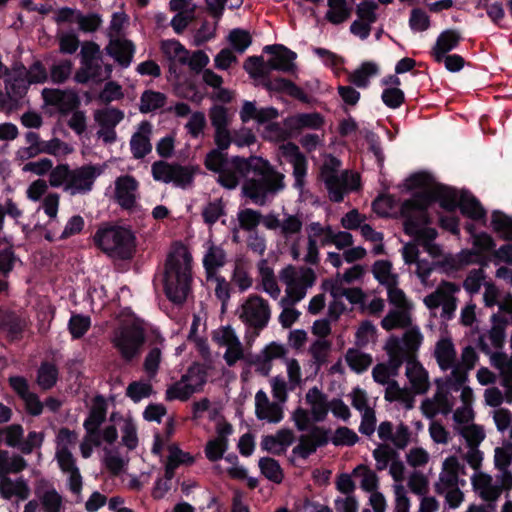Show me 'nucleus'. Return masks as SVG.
<instances>
[{"instance_id":"obj_1","label":"nucleus","mask_w":512,"mask_h":512,"mask_svg":"<svg viewBox=\"0 0 512 512\" xmlns=\"http://www.w3.org/2000/svg\"><path fill=\"white\" fill-rule=\"evenodd\" d=\"M191 260V255L187 252L184 253L183 259L170 253L165 260L163 290L167 299L176 305H182L191 291Z\"/></svg>"},{"instance_id":"obj_2","label":"nucleus","mask_w":512,"mask_h":512,"mask_svg":"<svg viewBox=\"0 0 512 512\" xmlns=\"http://www.w3.org/2000/svg\"><path fill=\"white\" fill-rule=\"evenodd\" d=\"M251 172L255 177L245 180L242 191L256 204L263 205L269 194H276L285 187L284 174L275 170L270 162H255Z\"/></svg>"},{"instance_id":"obj_3","label":"nucleus","mask_w":512,"mask_h":512,"mask_svg":"<svg viewBox=\"0 0 512 512\" xmlns=\"http://www.w3.org/2000/svg\"><path fill=\"white\" fill-rule=\"evenodd\" d=\"M95 246L111 257L129 260L136 250V237L131 229L107 225L98 228L93 236Z\"/></svg>"},{"instance_id":"obj_4","label":"nucleus","mask_w":512,"mask_h":512,"mask_svg":"<svg viewBox=\"0 0 512 512\" xmlns=\"http://www.w3.org/2000/svg\"><path fill=\"white\" fill-rule=\"evenodd\" d=\"M342 162H323L320 169V179L324 182L329 198L335 203L344 200L345 193L361 188L360 175L344 170L339 174Z\"/></svg>"},{"instance_id":"obj_5","label":"nucleus","mask_w":512,"mask_h":512,"mask_svg":"<svg viewBox=\"0 0 512 512\" xmlns=\"http://www.w3.org/2000/svg\"><path fill=\"white\" fill-rule=\"evenodd\" d=\"M324 117L318 112L298 113L284 119L283 126L277 122H271L267 130L277 140H288L297 137L303 129L319 130L323 127Z\"/></svg>"},{"instance_id":"obj_6","label":"nucleus","mask_w":512,"mask_h":512,"mask_svg":"<svg viewBox=\"0 0 512 512\" xmlns=\"http://www.w3.org/2000/svg\"><path fill=\"white\" fill-rule=\"evenodd\" d=\"M198 170V167L182 166L180 162H153L152 165V175L156 181L173 183L181 188L192 184Z\"/></svg>"},{"instance_id":"obj_7","label":"nucleus","mask_w":512,"mask_h":512,"mask_svg":"<svg viewBox=\"0 0 512 512\" xmlns=\"http://www.w3.org/2000/svg\"><path fill=\"white\" fill-rule=\"evenodd\" d=\"M271 317V310L267 300L259 295H251L242 305L240 319L248 327L254 330V336L267 327Z\"/></svg>"},{"instance_id":"obj_8","label":"nucleus","mask_w":512,"mask_h":512,"mask_svg":"<svg viewBox=\"0 0 512 512\" xmlns=\"http://www.w3.org/2000/svg\"><path fill=\"white\" fill-rule=\"evenodd\" d=\"M146 342L143 328L131 326L123 329L113 340V345L125 363H131L137 358Z\"/></svg>"},{"instance_id":"obj_9","label":"nucleus","mask_w":512,"mask_h":512,"mask_svg":"<svg viewBox=\"0 0 512 512\" xmlns=\"http://www.w3.org/2000/svg\"><path fill=\"white\" fill-rule=\"evenodd\" d=\"M208 170L218 174L217 182L226 189H235L251 172L253 162H204Z\"/></svg>"},{"instance_id":"obj_10","label":"nucleus","mask_w":512,"mask_h":512,"mask_svg":"<svg viewBox=\"0 0 512 512\" xmlns=\"http://www.w3.org/2000/svg\"><path fill=\"white\" fill-rule=\"evenodd\" d=\"M102 172V166L91 164L71 170L67 187L64 188L66 191H70L72 195L87 194L93 189L95 180Z\"/></svg>"},{"instance_id":"obj_11","label":"nucleus","mask_w":512,"mask_h":512,"mask_svg":"<svg viewBox=\"0 0 512 512\" xmlns=\"http://www.w3.org/2000/svg\"><path fill=\"white\" fill-rule=\"evenodd\" d=\"M430 205V196L427 194H415L412 198L405 200L401 206V215L405 218L403 230L406 235L417 236L420 231L418 219L415 212L426 211Z\"/></svg>"},{"instance_id":"obj_12","label":"nucleus","mask_w":512,"mask_h":512,"mask_svg":"<svg viewBox=\"0 0 512 512\" xmlns=\"http://www.w3.org/2000/svg\"><path fill=\"white\" fill-rule=\"evenodd\" d=\"M263 52L271 55L266 61V67L269 74L272 71H281L284 73H295L296 65L294 63L297 54L282 44L266 45Z\"/></svg>"},{"instance_id":"obj_13","label":"nucleus","mask_w":512,"mask_h":512,"mask_svg":"<svg viewBox=\"0 0 512 512\" xmlns=\"http://www.w3.org/2000/svg\"><path fill=\"white\" fill-rule=\"evenodd\" d=\"M28 323L27 318L18 311L0 308V331L5 334L9 343L23 339Z\"/></svg>"},{"instance_id":"obj_14","label":"nucleus","mask_w":512,"mask_h":512,"mask_svg":"<svg viewBox=\"0 0 512 512\" xmlns=\"http://www.w3.org/2000/svg\"><path fill=\"white\" fill-rule=\"evenodd\" d=\"M41 95L46 105L56 107L62 115H68L80 106V98L73 90L44 88Z\"/></svg>"},{"instance_id":"obj_15","label":"nucleus","mask_w":512,"mask_h":512,"mask_svg":"<svg viewBox=\"0 0 512 512\" xmlns=\"http://www.w3.org/2000/svg\"><path fill=\"white\" fill-rule=\"evenodd\" d=\"M137 180L130 175L120 176L115 181V198L120 207L132 211L136 206Z\"/></svg>"},{"instance_id":"obj_16","label":"nucleus","mask_w":512,"mask_h":512,"mask_svg":"<svg viewBox=\"0 0 512 512\" xmlns=\"http://www.w3.org/2000/svg\"><path fill=\"white\" fill-rule=\"evenodd\" d=\"M262 86L269 92L285 93L302 103H309L308 95L289 79L282 77L271 79L268 76L262 80Z\"/></svg>"},{"instance_id":"obj_17","label":"nucleus","mask_w":512,"mask_h":512,"mask_svg":"<svg viewBox=\"0 0 512 512\" xmlns=\"http://www.w3.org/2000/svg\"><path fill=\"white\" fill-rule=\"evenodd\" d=\"M105 51L121 67L127 68L132 62L135 46L131 40L111 38Z\"/></svg>"},{"instance_id":"obj_18","label":"nucleus","mask_w":512,"mask_h":512,"mask_svg":"<svg viewBox=\"0 0 512 512\" xmlns=\"http://www.w3.org/2000/svg\"><path fill=\"white\" fill-rule=\"evenodd\" d=\"M461 40L462 36L457 30L447 29L441 32L431 51L435 62L442 63L444 55L457 48Z\"/></svg>"},{"instance_id":"obj_19","label":"nucleus","mask_w":512,"mask_h":512,"mask_svg":"<svg viewBox=\"0 0 512 512\" xmlns=\"http://www.w3.org/2000/svg\"><path fill=\"white\" fill-rule=\"evenodd\" d=\"M459 210L463 216L486 225L487 211L481 202L470 192L464 191L461 193Z\"/></svg>"},{"instance_id":"obj_20","label":"nucleus","mask_w":512,"mask_h":512,"mask_svg":"<svg viewBox=\"0 0 512 512\" xmlns=\"http://www.w3.org/2000/svg\"><path fill=\"white\" fill-rule=\"evenodd\" d=\"M385 350L389 356V361L386 366L390 369L392 376L398 375V371L405 361L408 363V359L415 358L413 355H408L400 339L396 336L389 338L385 345Z\"/></svg>"},{"instance_id":"obj_21","label":"nucleus","mask_w":512,"mask_h":512,"mask_svg":"<svg viewBox=\"0 0 512 512\" xmlns=\"http://www.w3.org/2000/svg\"><path fill=\"white\" fill-rule=\"evenodd\" d=\"M406 376L409 379L412 388L417 394H425L429 389L428 372L422 364L416 359H408L406 366Z\"/></svg>"},{"instance_id":"obj_22","label":"nucleus","mask_w":512,"mask_h":512,"mask_svg":"<svg viewBox=\"0 0 512 512\" xmlns=\"http://www.w3.org/2000/svg\"><path fill=\"white\" fill-rule=\"evenodd\" d=\"M151 129V124L147 121H144L141 123L139 131L132 135L130 140V148L135 158H144L151 152L152 145L149 138Z\"/></svg>"},{"instance_id":"obj_23","label":"nucleus","mask_w":512,"mask_h":512,"mask_svg":"<svg viewBox=\"0 0 512 512\" xmlns=\"http://www.w3.org/2000/svg\"><path fill=\"white\" fill-rule=\"evenodd\" d=\"M59 380V369L53 362L42 361L37 369L36 383L43 391L51 390Z\"/></svg>"},{"instance_id":"obj_24","label":"nucleus","mask_w":512,"mask_h":512,"mask_svg":"<svg viewBox=\"0 0 512 512\" xmlns=\"http://www.w3.org/2000/svg\"><path fill=\"white\" fill-rule=\"evenodd\" d=\"M432 201L438 202L440 207L449 213H454L459 208L458 196L454 189L440 186L431 193H426Z\"/></svg>"},{"instance_id":"obj_25","label":"nucleus","mask_w":512,"mask_h":512,"mask_svg":"<svg viewBox=\"0 0 512 512\" xmlns=\"http://www.w3.org/2000/svg\"><path fill=\"white\" fill-rule=\"evenodd\" d=\"M435 358L442 370H448L454 365L456 350L450 338H442L436 343Z\"/></svg>"},{"instance_id":"obj_26","label":"nucleus","mask_w":512,"mask_h":512,"mask_svg":"<svg viewBox=\"0 0 512 512\" xmlns=\"http://www.w3.org/2000/svg\"><path fill=\"white\" fill-rule=\"evenodd\" d=\"M329 10L325 18L333 25H339L345 22L351 16V8L347 0H327Z\"/></svg>"},{"instance_id":"obj_27","label":"nucleus","mask_w":512,"mask_h":512,"mask_svg":"<svg viewBox=\"0 0 512 512\" xmlns=\"http://www.w3.org/2000/svg\"><path fill=\"white\" fill-rule=\"evenodd\" d=\"M491 227L500 238L512 241V216L501 210H494L491 214Z\"/></svg>"},{"instance_id":"obj_28","label":"nucleus","mask_w":512,"mask_h":512,"mask_svg":"<svg viewBox=\"0 0 512 512\" xmlns=\"http://www.w3.org/2000/svg\"><path fill=\"white\" fill-rule=\"evenodd\" d=\"M107 416V405L102 395L94 399V404L89 411L88 417L84 420L83 427L100 428Z\"/></svg>"},{"instance_id":"obj_29","label":"nucleus","mask_w":512,"mask_h":512,"mask_svg":"<svg viewBox=\"0 0 512 512\" xmlns=\"http://www.w3.org/2000/svg\"><path fill=\"white\" fill-rule=\"evenodd\" d=\"M166 101L167 97L164 93L154 90H145L140 97L139 110L141 113L147 114L163 108Z\"/></svg>"},{"instance_id":"obj_30","label":"nucleus","mask_w":512,"mask_h":512,"mask_svg":"<svg viewBox=\"0 0 512 512\" xmlns=\"http://www.w3.org/2000/svg\"><path fill=\"white\" fill-rule=\"evenodd\" d=\"M226 253L219 247L212 245L203 259V266L206 270L208 279L216 273V270L225 265Z\"/></svg>"},{"instance_id":"obj_31","label":"nucleus","mask_w":512,"mask_h":512,"mask_svg":"<svg viewBox=\"0 0 512 512\" xmlns=\"http://www.w3.org/2000/svg\"><path fill=\"white\" fill-rule=\"evenodd\" d=\"M345 360L350 369L357 374L365 372L373 361L370 354L360 352L356 348H349L347 350Z\"/></svg>"},{"instance_id":"obj_32","label":"nucleus","mask_w":512,"mask_h":512,"mask_svg":"<svg viewBox=\"0 0 512 512\" xmlns=\"http://www.w3.org/2000/svg\"><path fill=\"white\" fill-rule=\"evenodd\" d=\"M379 73V68L374 62H363L349 77L351 83L358 88H367L369 78Z\"/></svg>"},{"instance_id":"obj_33","label":"nucleus","mask_w":512,"mask_h":512,"mask_svg":"<svg viewBox=\"0 0 512 512\" xmlns=\"http://www.w3.org/2000/svg\"><path fill=\"white\" fill-rule=\"evenodd\" d=\"M352 475L362 476L360 487L365 492L374 493L378 491L379 488V477L377 474L369 469L366 465L360 464L356 466L353 471Z\"/></svg>"},{"instance_id":"obj_34","label":"nucleus","mask_w":512,"mask_h":512,"mask_svg":"<svg viewBox=\"0 0 512 512\" xmlns=\"http://www.w3.org/2000/svg\"><path fill=\"white\" fill-rule=\"evenodd\" d=\"M261 473L270 481L280 484L283 481V470L277 460L271 457H262L259 460Z\"/></svg>"},{"instance_id":"obj_35","label":"nucleus","mask_w":512,"mask_h":512,"mask_svg":"<svg viewBox=\"0 0 512 512\" xmlns=\"http://www.w3.org/2000/svg\"><path fill=\"white\" fill-rule=\"evenodd\" d=\"M124 118V112L118 108H105L95 112V120L101 128H115Z\"/></svg>"},{"instance_id":"obj_36","label":"nucleus","mask_w":512,"mask_h":512,"mask_svg":"<svg viewBox=\"0 0 512 512\" xmlns=\"http://www.w3.org/2000/svg\"><path fill=\"white\" fill-rule=\"evenodd\" d=\"M443 469L447 472V476H440V481L448 487L456 485L459 473L465 474V468L456 456L448 457L443 463Z\"/></svg>"},{"instance_id":"obj_37","label":"nucleus","mask_w":512,"mask_h":512,"mask_svg":"<svg viewBox=\"0 0 512 512\" xmlns=\"http://www.w3.org/2000/svg\"><path fill=\"white\" fill-rule=\"evenodd\" d=\"M244 70L253 79H264L269 76L268 68L266 67V61L262 56H249L243 64Z\"/></svg>"},{"instance_id":"obj_38","label":"nucleus","mask_w":512,"mask_h":512,"mask_svg":"<svg viewBox=\"0 0 512 512\" xmlns=\"http://www.w3.org/2000/svg\"><path fill=\"white\" fill-rule=\"evenodd\" d=\"M91 327V318L83 314H72L68 322V330L72 339L82 338Z\"/></svg>"},{"instance_id":"obj_39","label":"nucleus","mask_w":512,"mask_h":512,"mask_svg":"<svg viewBox=\"0 0 512 512\" xmlns=\"http://www.w3.org/2000/svg\"><path fill=\"white\" fill-rule=\"evenodd\" d=\"M181 382L192 383L197 387V392L201 391L207 382V371L201 364L193 363L187 372L182 375Z\"/></svg>"},{"instance_id":"obj_40","label":"nucleus","mask_w":512,"mask_h":512,"mask_svg":"<svg viewBox=\"0 0 512 512\" xmlns=\"http://www.w3.org/2000/svg\"><path fill=\"white\" fill-rule=\"evenodd\" d=\"M161 50L170 60L177 59L181 64L188 61V50L178 40L163 41Z\"/></svg>"},{"instance_id":"obj_41","label":"nucleus","mask_w":512,"mask_h":512,"mask_svg":"<svg viewBox=\"0 0 512 512\" xmlns=\"http://www.w3.org/2000/svg\"><path fill=\"white\" fill-rule=\"evenodd\" d=\"M197 392V387L192 383H184L181 380L172 384L166 390L165 398L167 401L179 399L181 401L188 400L193 393Z\"/></svg>"},{"instance_id":"obj_42","label":"nucleus","mask_w":512,"mask_h":512,"mask_svg":"<svg viewBox=\"0 0 512 512\" xmlns=\"http://www.w3.org/2000/svg\"><path fill=\"white\" fill-rule=\"evenodd\" d=\"M491 321L493 326L489 331V339L496 349H501L505 342V327L507 325V320L497 314H493Z\"/></svg>"},{"instance_id":"obj_43","label":"nucleus","mask_w":512,"mask_h":512,"mask_svg":"<svg viewBox=\"0 0 512 512\" xmlns=\"http://www.w3.org/2000/svg\"><path fill=\"white\" fill-rule=\"evenodd\" d=\"M228 41L232 48L241 54L252 44V37L249 31L234 28L229 32Z\"/></svg>"},{"instance_id":"obj_44","label":"nucleus","mask_w":512,"mask_h":512,"mask_svg":"<svg viewBox=\"0 0 512 512\" xmlns=\"http://www.w3.org/2000/svg\"><path fill=\"white\" fill-rule=\"evenodd\" d=\"M262 214L260 211L251 208H245L238 213V221L240 227L249 232H256L255 229L262 221Z\"/></svg>"},{"instance_id":"obj_45","label":"nucleus","mask_w":512,"mask_h":512,"mask_svg":"<svg viewBox=\"0 0 512 512\" xmlns=\"http://www.w3.org/2000/svg\"><path fill=\"white\" fill-rule=\"evenodd\" d=\"M392 263L388 260H377L372 267L374 278L381 285H388L390 281L397 280V275L391 274Z\"/></svg>"},{"instance_id":"obj_46","label":"nucleus","mask_w":512,"mask_h":512,"mask_svg":"<svg viewBox=\"0 0 512 512\" xmlns=\"http://www.w3.org/2000/svg\"><path fill=\"white\" fill-rule=\"evenodd\" d=\"M73 63L69 59L53 64L50 68V78L54 84L65 83L72 73Z\"/></svg>"},{"instance_id":"obj_47","label":"nucleus","mask_w":512,"mask_h":512,"mask_svg":"<svg viewBox=\"0 0 512 512\" xmlns=\"http://www.w3.org/2000/svg\"><path fill=\"white\" fill-rule=\"evenodd\" d=\"M152 392V385L142 381H132L126 388V396L130 398L134 403H138L143 398L149 397Z\"/></svg>"},{"instance_id":"obj_48","label":"nucleus","mask_w":512,"mask_h":512,"mask_svg":"<svg viewBox=\"0 0 512 512\" xmlns=\"http://www.w3.org/2000/svg\"><path fill=\"white\" fill-rule=\"evenodd\" d=\"M373 457L376 461V469L378 471H382L387 468L388 463L391 460H394L398 457V454L395 450L389 447L386 444L379 445L373 451Z\"/></svg>"},{"instance_id":"obj_49","label":"nucleus","mask_w":512,"mask_h":512,"mask_svg":"<svg viewBox=\"0 0 512 512\" xmlns=\"http://www.w3.org/2000/svg\"><path fill=\"white\" fill-rule=\"evenodd\" d=\"M381 100L388 108L397 109L405 102V94L399 87H387L382 91Z\"/></svg>"},{"instance_id":"obj_50","label":"nucleus","mask_w":512,"mask_h":512,"mask_svg":"<svg viewBox=\"0 0 512 512\" xmlns=\"http://www.w3.org/2000/svg\"><path fill=\"white\" fill-rule=\"evenodd\" d=\"M71 169L67 163H60L55 168L52 167L49 173V184L54 188L64 185L67 187V181L70 178Z\"/></svg>"},{"instance_id":"obj_51","label":"nucleus","mask_w":512,"mask_h":512,"mask_svg":"<svg viewBox=\"0 0 512 512\" xmlns=\"http://www.w3.org/2000/svg\"><path fill=\"white\" fill-rule=\"evenodd\" d=\"M225 215L224 205L221 199L210 201L202 211V217L206 224H215L221 216Z\"/></svg>"},{"instance_id":"obj_52","label":"nucleus","mask_w":512,"mask_h":512,"mask_svg":"<svg viewBox=\"0 0 512 512\" xmlns=\"http://www.w3.org/2000/svg\"><path fill=\"white\" fill-rule=\"evenodd\" d=\"M331 342L328 340H316L309 348V352L314 359V363L320 367L327 361L328 352L331 350Z\"/></svg>"},{"instance_id":"obj_53","label":"nucleus","mask_w":512,"mask_h":512,"mask_svg":"<svg viewBox=\"0 0 512 512\" xmlns=\"http://www.w3.org/2000/svg\"><path fill=\"white\" fill-rule=\"evenodd\" d=\"M358 440V435L352 429L345 426L338 427L331 439L335 446H353Z\"/></svg>"},{"instance_id":"obj_54","label":"nucleus","mask_w":512,"mask_h":512,"mask_svg":"<svg viewBox=\"0 0 512 512\" xmlns=\"http://www.w3.org/2000/svg\"><path fill=\"white\" fill-rule=\"evenodd\" d=\"M209 118L214 129L227 128L230 124L228 109L222 105H214L210 108Z\"/></svg>"},{"instance_id":"obj_55","label":"nucleus","mask_w":512,"mask_h":512,"mask_svg":"<svg viewBox=\"0 0 512 512\" xmlns=\"http://www.w3.org/2000/svg\"><path fill=\"white\" fill-rule=\"evenodd\" d=\"M395 206V199L389 194H380L372 202V210L380 217H388Z\"/></svg>"},{"instance_id":"obj_56","label":"nucleus","mask_w":512,"mask_h":512,"mask_svg":"<svg viewBox=\"0 0 512 512\" xmlns=\"http://www.w3.org/2000/svg\"><path fill=\"white\" fill-rule=\"evenodd\" d=\"M162 352L158 347H153L149 350L143 363V369L150 378L156 376L161 362Z\"/></svg>"},{"instance_id":"obj_57","label":"nucleus","mask_w":512,"mask_h":512,"mask_svg":"<svg viewBox=\"0 0 512 512\" xmlns=\"http://www.w3.org/2000/svg\"><path fill=\"white\" fill-rule=\"evenodd\" d=\"M229 444L219 440L211 439L205 445V456L210 462H217L224 457Z\"/></svg>"},{"instance_id":"obj_58","label":"nucleus","mask_w":512,"mask_h":512,"mask_svg":"<svg viewBox=\"0 0 512 512\" xmlns=\"http://www.w3.org/2000/svg\"><path fill=\"white\" fill-rule=\"evenodd\" d=\"M76 22L78 23L80 30L83 32L92 33L98 30L102 23V19L100 15L96 13L83 15L79 12L76 15Z\"/></svg>"},{"instance_id":"obj_59","label":"nucleus","mask_w":512,"mask_h":512,"mask_svg":"<svg viewBox=\"0 0 512 512\" xmlns=\"http://www.w3.org/2000/svg\"><path fill=\"white\" fill-rule=\"evenodd\" d=\"M122 430V443L129 450H134L138 445L137 428L132 419H126Z\"/></svg>"},{"instance_id":"obj_60","label":"nucleus","mask_w":512,"mask_h":512,"mask_svg":"<svg viewBox=\"0 0 512 512\" xmlns=\"http://www.w3.org/2000/svg\"><path fill=\"white\" fill-rule=\"evenodd\" d=\"M0 434L5 435V443L9 447L20 446L23 440L24 430L20 424H12L0 431Z\"/></svg>"},{"instance_id":"obj_61","label":"nucleus","mask_w":512,"mask_h":512,"mask_svg":"<svg viewBox=\"0 0 512 512\" xmlns=\"http://www.w3.org/2000/svg\"><path fill=\"white\" fill-rule=\"evenodd\" d=\"M409 26L414 31H425L430 27V18L421 8L411 10Z\"/></svg>"},{"instance_id":"obj_62","label":"nucleus","mask_w":512,"mask_h":512,"mask_svg":"<svg viewBox=\"0 0 512 512\" xmlns=\"http://www.w3.org/2000/svg\"><path fill=\"white\" fill-rule=\"evenodd\" d=\"M41 504L46 512H60L62 508V497L52 488L44 492L41 497Z\"/></svg>"},{"instance_id":"obj_63","label":"nucleus","mask_w":512,"mask_h":512,"mask_svg":"<svg viewBox=\"0 0 512 512\" xmlns=\"http://www.w3.org/2000/svg\"><path fill=\"white\" fill-rule=\"evenodd\" d=\"M377 9L378 4L373 0H363L357 5L356 14L363 21L375 23L377 21Z\"/></svg>"},{"instance_id":"obj_64","label":"nucleus","mask_w":512,"mask_h":512,"mask_svg":"<svg viewBox=\"0 0 512 512\" xmlns=\"http://www.w3.org/2000/svg\"><path fill=\"white\" fill-rule=\"evenodd\" d=\"M122 87L115 81H108L103 90L99 93V100L104 104H109L113 100L123 98Z\"/></svg>"}]
</instances>
